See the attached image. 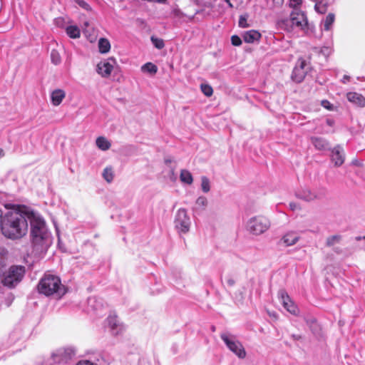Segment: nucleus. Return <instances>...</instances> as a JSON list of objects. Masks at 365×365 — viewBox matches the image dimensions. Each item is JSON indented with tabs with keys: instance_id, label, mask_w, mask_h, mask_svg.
Returning <instances> with one entry per match:
<instances>
[{
	"instance_id": "nucleus-31",
	"label": "nucleus",
	"mask_w": 365,
	"mask_h": 365,
	"mask_svg": "<svg viewBox=\"0 0 365 365\" xmlns=\"http://www.w3.org/2000/svg\"><path fill=\"white\" fill-rule=\"evenodd\" d=\"M51 59L53 63L58 65L61 63V58L59 53L56 50H52L51 52Z\"/></svg>"
},
{
	"instance_id": "nucleus-14",
	"label": "nucleus",
	"mask_w": 365,
	"mask_h": 365,
	"mask_svg": "<svg viewBox=\"0 0 365 365\" xmlns=\"http://www.w3.org/2000/svg\"><path fill=\"white\" fill-rule=\"evenodd\" d=\"M289 16L295 28L302 29L307 24L306 17L302 12L293 11Z\"/></svg>"
},
{
	"instance_id": "nucleus-28",
	"label": "nucleus",
	"mask_w": 365,
	"mask_h": 365,
	"mask_svg": "<svg viewBox=\"0 0 365 365\" xmlns=\"http://www.w3.org/2000/svg\"><path fill=\"white\" fill-rule=\"evenodd\" d=\"M314 6L315 10L319 14H324L327 10V1L324 0L316 1Z\"/></svg>"
},
{
	"instance_id": "nucleus-20",
	"label": "nucleus",
	"mask_w": 365,
	"mask_h": 365,
	"mask_svg": "<svg viewBox=\"0 0 365 365\" xmlns=\"http://www.w3.org/2000/svg\"><path fill=\"white\" fill-rule=\"evenodd\" d=\"M335 16L332 13H329L322 22V29L324 31H329L334 22Z\"/></svg>"
},
{
	"instance_id": "nucleus-43",
	"label": "nucleus",
	"mask_w": 365,
	"mask_h": 365,
	"mask_svg": "<svg viewBox=\"0 0 365 365\" xmlns=\"http://www.w3.org/2000/svg\"><path fill=\"white\" fill-rule=\"evenodd\" d=\"M272 1L275 6H279L283 4L284 0H272Z\"/></svg>"
},
{
	"instance_id": "nucleus-39",
	"label": "nucleus",
	"mask_w": 365,
	"mask_h": 365,
	"mask_svg": "<svg viewBox=\"0 0 365 365\" xmlns=\"http://www.w3.org/2000/svg\"><path fill=\"white\" fill-rule=\"evenodd\" d=\"M226 283L229 287H233L235 284V280L232 277L228 276L226 279Z\"/></svg>"
},
{
	"instance_id": "nucleus-40",
	"label": "nucleus",
	"mask_w": 365,
	"mask_h": 365,
	"mask_svg": "<svg viewBox=\"0 0 365 365\" xmlns=\"http://www.w3.org/2000/svg\"><path fill=\"white\" fill-rule=\"evenodd\" d=\"M322 105L328 110H332L333 106L327 100L322 101Z\"/></svg>"
},
{
	"instance_id": "nucleus-5",
	"label": "nucleus",
	"mask_w": 365,
	"mask_h": 365,
	"mask_svg": "<svg viewBox=\"0 0 365 365\" xmlns=\"http://www.w3.org/2000/svg\"><path fill=\"white\" fill-rule=\"evenodd\" d=\"M220 338L227 347L240 359H244L246 356V351L242 344L237 339L235 336L229 333H222Z\"/></svg>"
},
{
	"instance_id": "nucleus-26",
	"label": "nucleus",
	"mask_w": 365,
	"mask_h": 365,
	"mask_svg": "<svg viewBox=\"0 0 365 365\" xmlns=\"http://www.w3.org/2000/svg\"><path fill=\"white\" fill-rule=\"evenodd\" d=\"M66 34L72 38L80 37V29L76 26H69L66 28Z\"/></svg>"
},
{
	"instance_id": "nucleus-49",
	"label": "nucleus",
	"mask_w": 365,
	"mask_h": 365,
	"mask_svg": "<svg viewBox=\"0 0 365 365\" xmlns=\"http://www.w3.org/2000/svg\"><path fill=\"white\" fill-rule=\"evenodd\" d=\"M212 331H215V327H212Z\"/></svg>"
},
{
	"instance_id": "nucleus-35",
	"label": "nucleus",
	"mask_w": 365,
	"mask_h": 365,
	"mask_svg": "<svg viewBox=\"0 0 365 365\" xmlns=\"http://www.w3.org/2000/svg\"><path fill=\"white\" fill-rule=\"evenodd\" d=\"M74 1L76 3H77L79 5V6H81L83 9L87 10V11L91 10V8L89 6V4H87L85 1H83V0H74Z\"/></svg>"
},
{
	"instance_id": "nucleus-18",
	"label": "nucleus",
	"mask_w": 365,
	"mask_h": 365,
	"mask_svg": "<svg viewBox=\"0 0 365 365\" xmlns=\"http://www.w3.org/2000/svg\"><path fill=\"white\" fill-rule=\"evenodd\" d=\"M261 34L255 30L246 31L243 35L244 41L247 43H253L254 41L259 40Z\"/></svg>"
},
{
	"instance_id": "nucleus-11",
	"label": "nucleus",
	"mask_w": 365,
	"mask_h": 365,
	"mask_svg": "<svg viewBox=\"0 0 365 365\" xmlns=\"http://www.w3.org/2000/svg\"><path fill=\"white\" fill-rule=\"evenodd\" d=\"M296 197L306 202H311L319 199L322 197L319 192L305 187L298 190L296 192Z\"/></svg>"
},
{
	"instance_id": "nucleus-41",
	"label": "nucleus",
	"mask_w": 365,
	"mask_h": 365,
	"mask_svg": "<svg viewBox=\"0 0 365 365\" xmlns=\"http://www.w3.org/2000/svg\"><path fill=\"white\" fill-rule=\"evenodd\" d=\"M76 365H97L96 364H94L88 360H82L78 361Z\"/></svg>"
},
{
	"instance_id": "nucleus-19",
	"label": "nucleus",
	"mask_w": 365,
	"mask_h": 365,
	"mask_svg": "<svg viewBox=\"0 0 365 365\" xmlns=\"http://www.w3.org/2000/svg\"><path fill=\"white\" fill-rule=\"evenodd\" d=\"M299 237L295 232H288L284 235L282 240L287 246H292L296 244Z\"/></svg>"
},
{
	"instance_id": "nucleus-42",
	"label": "nucleus",
	"mask_w": 365,
	"mask_h": 365,
	"mask_svg": "<svg viewBox=\"0 0 365 365\" xmlns=\"http://www.w3.org/2000/svg\"><path fill=\"white\" fill-rule=\"evenodd\" d=\"M289 205L290 209L293 211L299 209V205L295 202H290Z\"/></svg>"
},
{
	"instance_id": "nucleus-32",
	"label": "nucleus",
	"mask_w": 365,
	"mask_h": 365,
	"mask_svg": "<svg viewBox=\"0 0 365 365\" xmlns=\"http://www.w3.org/2000/svg\"><path fill=\"white\" fill-rule=\"evenodd\" d=\"M150 39L155 48L161 49L165 46V43L163 39L155 36H151Z\"/></svg>"
},
{
	"instance_id": "nucleus-2",
	"label": "nucleus",
	"mask_w": 365,
	"mask_h": 365,
	"mask_svg": "<svg viewBox=\"0 0 365 365\" xmlns=\"http://www.w3.org/2000/svg\"><path fill=\"white\" fill-rule=\"evenodd\" d=\"M38 290L46 296H55L58 298H61L66 292L60 278L51 274H46L41 278L38 284Z\"/></svg>"
},
{
	"instance_id": "nucleus-16",
	"label": "nucleus",
	"mask_w": 365,
	"mask_h": 365,
	"mask_svg": "<svg viewBox=\"0 0 365 365\" xmlns=\"http://www.w3.org/2000/svg\"><path fill=\"white\" fill-rule=\"evenodd\" d=\"M66 96V93L61 89L54 90L51 95V103L53 106H57L61 104Z\"/></svg>"
},
{
	"instance_id": "nucleus-45",
	"label": "nucleus",
	"mask_w": 365,
	"mask_h": 365,
	"mask_svg": "<svg viewBox=\"0 0 365 365\" xmlns=\"http://www.w3.org/2000/svg\"><path fill=\"white\" fill-rule=\"evenodd\" d=\"M225 1L227 4L230 8H233V4L230 2V0H225Z\"/></svg>"
},
{
	"instance_id": "nucleus-38",
	"label": "nucleus",
	"mask_w": 365,
	"mask_h": 365,
	"mask_svg": "<svg viewBox=\"0 0 365 365\" xmlns=\"http://www.w3.org/2000/svg\"><path fill=\"white\" fill-rule=\"evenodd\" d=\"M302 0H289V6L293 8H296L301 5Z\"/></svg>"
},
{
	"instance_id": "nucleus-25",
	"label": "nucleus",
	"mask_w": 365,
	"mask_h": 365,
	"mask_svg": "<svg viewBox=\"0 0 365 365\" xmlns=\"http://www.w3.org/2000/svg\"><path fill=\"white\" fill-rule=\"evenodd\" d=\"M103 179L108 183H110L114 178V171L111 166L105 168L102 173Z\"/></svg>"
},
{
	"instance_id": "nucleus-13",
	"label": "nucleus",
	"mask_w": 365,
	"mask_h": 365,
	"mask_svg": "<svg viewBox=\"0 0 365 365\" xmlns=\"http://www.w3.org/2000/svg\"><path fill=\"white\" fill-rule=\"evenodd\" d=\"M107 320L108 327L113 335H118L124 330V327L119 322L116 317L110 316Z\"/></svg>"
},
{
	"instance_id": "nucleus-21",
	"label": "nucleus",
	"mask_w": 365,
	"mask_h": 365,
	"mask_svg": "<svg viewBox=\"0 0 365 365\" xmlns=\"http://www.w3.org/2000/svg\"><path fill=\"white\" fill-rule=\"evenodd\" d=\"M96 146L101 150L106 151L108 150L110 146L111 143L110 141L106 138L105 137L100 136L97 138L96 140Z\"/></svg>"
},
{
	"instance_id": "nucleus-48",
	"label": "nucleus",
	"mask_w": 365,
	"mask_h": 365,
	"mask_svg": "<svg viewBox=\"0 0 365 365\" xmlns=\"http://www.w3.org/2000/svg\"><path fill=\"white\" fill-rule=\"evenodd\" d=\"M4 155V152L3 149L0 148V158Z\"/></svg>"
},
{
	"instance_id": "nucleus-46",
	"label": "nucleus",
	"mask_w": 365,
	"mask_h": 365,
	"mask_svg": "<svg viewBox=\"0 0 365 365\" xmlns=\"http://www.w3.org/2000/svg\"><path fill=\"white\" fill-rule=\"evenodd\" d=\"M327 123L329 125H330V126H331V125H333L334 121H333L332 120H331V119H327Z\"/></svg>"
},
{
	"instance_id": "nucleus-22",
	"label": "nucleus",
	"mask_w": 365,
	"mask_h": 365,
	"mask_svg": "<svg viewBox=\"0 0 365 365\" xmlns=\"http://www.w3.org/2000/svg\"><path fill=\"white\" fill-rule=\"evenodd\" d=\"M180 180L182 182L191 185L193 182V178L191 173L187 170H181L180 175Z\"/></svg>"
},
{
	"instance_id": "nucleus-44",
	"label": "nucleus",
	"mask_w": 365,
	"mask_h": 365,
	"mask_svg": "<svg viewBox=\"0 0 365 365\" xmlns=\"http://www.w3.org/2000/svg\"><path fill=\"white\" fill-rule=\"evenodd\" d=\"M349 80V76H348L345 75V76L343 77V80H342V81H343V83H346V81H348Z\"/></svg>"
},
{
	"instance_id": "nucleus-47",
	"label": "nucleus",
	"mask_w": 365,
	"mask_h": 365,
	"mask_svg": "<svg viewBox=\"0 0 365 365\" xmlns=\"http://www.w3.org/2000/svg\"><path fill=\"white\" fill-rule=\"evenodd\" d=\"M292 337L295 340H298V339H299L301 338V336H299V335H293Z\"/></svg>"
},
{
	"instance_id": "nucleus-36",
	"label": "nucleus",
	"mask_w": 365,
	"mask_h": 365,
	"mask_svg": "<svg viewBox=\"0 0 365 365\" xmlns=\"http://www.w3.org/2000/svg\"><path fill=\"white\" fill-rule=\"evenodd\" d=\"M196 204L200 207H205L207 204V200L205 197L200 196L197 199Z\"/></svg>"
},
{
	"instance_id": "nucleus-24",
	"label": "nucleus",
	"mask_w": 365,
	"mask_h": 365,
	"mask_svg": "<svg viewBox=\"0 0 365 365\" xmlns=\"http://www.w3.org/2000/svg\"><path fill=\"white\" fill-rule=\"evenodd\" d=\"M98 48L101 53H106L110 51V44L108 39L101 38L98 41Z\"/></svg>"
},
{
	"instance_id": "nucleus-4",
	"label": "nucleus",
	"mask_w": 365,
	"mask_h": 365,
	"mask_svg": "<svg viewBox=\"0 0 365 365\" xmlns=\"http://www.w3.org/2000/svg\"><path fill=\"white\" fill-rule=\"evenodd\" d=\"M25 273V268L23 266H12L5 272L2 283L9 288L14 287L19 284Z\"/></svg>"
},
{
	"instance_id": "nucleus-10",
	"label": "nucleus",
	"mask_w": 365,
	"mask_h": 365,
	"mask_svg": "<svg viewBox=\"0 0 365 365\" xmlns=\"http://www.w3.org/2000/svg\"><path fill=\"white\" fill-rule=\"evenodd\" d=\"M115 64V60L113 58L101 61L97 65V72L102 77L107 78L110 75Z\"/></svg>"
},
{
	"instance_id": "nucleus-12",
	"label": "nucleus",
	"mask_w": 365,
	"mask_h": 365,
	"mask_svg": "<svg viewBox=\"0 0 365 365\" xmlns=\"http://www.w3.org/2000/svg\"><path fill=\"white\" fill-rule=\"evenodd\" d=\"M331 161L335 166H341L344 162V153L343 148L340 145H336L331 150Z\"/></svg>"
},
{
	"instance_id": "nucleus-34",
	"label": "nucleus",
	"mask_w": 365,
	"mask_h": 365,
	"mask_svg": "<svg viewBox=\"0 0 365 365\" xmlns=\"http://www.w3.org/2000/svg\"><path fill=\"white\" fill-rule=\"evenodd\" d=\"M247 15H242L239 19V26L242 28H247L249 26V24L247 23Z\"/></svg>"
},
{
	"instance_id": "nucleus-17",
	"label": "nucleus",
	"mask_w": 365,
	"mask_h": 365,
	"mask_svg": "<svg viewBox=\"0 0 365 365\" xmlns=\"http://www.w3.org/2000/svg\"><path fill=\"white\" fill-rule=\"evenodd\" d=\"M311 141L317 150H325L329 148L328 142L322 138L312 137Z\"/></svg>"
},
{
	"instance_id": "nucleus-3",
	"label": "nucleus",
	"mask_w": 365,
	"mask_h": 365,
	"mask_svg": "<svg viewBox=\"0 0 365 365\" xmlns=\"http://www.w3.org/2000/svg\"><path fill=\"white\" fill-rule=\"evenodd\" d=\"M270 227L269 220L264 216H255L248 220L247 230L252 235H259Z\"/></svg>"
},
{
	"instance_id": "nucleus-1",
	"label": "nucleus",
	"mask_w": 365,
	"mask_h": 365,
	"mask_svg": "<svg viewBox=\"0 0 365 365\" xmlns=\"http://www.w3.org/2000/svg\"><path fill=\"white\" fill-rule=\"evenodd\" d=\"M28 222L31 226L32 252L41 256L51 245L52 237L45 220L39 214L29 210L9 211L1 220L2 234L9 239H20L27 233Z\"/></svg>"
},
{
	"instance_id": "nucleus-30",
	"label": "nucleus",
	"mask_w": 365,
	"mask_h": 365,
	"mask_svg": "<svg viewBox=\"0 0 365 365\" xmlns=\"http://www.w3.org/2000/svg\"><path fill=\"white\" fill-rule=\"evenodd\" d=\"M341 240L340 235H332L327 239L326 244L328 247L333 246L334 245L339 243Z\"/></svg>"
},
{
	"instance_id": "nucleus-9",
	"label": "nucleus",
	"mask_w": 365,
	"mask_h": 365,
	"mask_svg": "<svg viewBox=\"0 0 365 365\" xmlns=\"http://www.w3.org/2000/svg\"><path fill=\"white\" fill-rule=\"evenodd\" d=\"M279 298L283 307L287 312L294 315H297L299 309L297 307L291 300L290 297L284 290H280L278 293Z\"/></svg>"
},
{
	"instance_id": "nucleus-8",
	"label": "nucleus",
	"mask_w": 365,
	"mask_h": 365,
	"mask_svg": "<svg viewBox=\"0 0 365 365\" xmlns=\"http://www.w3.org/2000/svg\"><path fill=\"white\" fill-rule=\"evenodd\" d=\"M307 66L306 61L303 58H299L297 60V64L293 69L292 74V79L296 83H301L306 74L307 71L305 70V66Z\"/></svg>"
},
{
	"instance_id": "nucleus-27",
	"label": "nucleus",
	"mask_w": 365,
	"mask_h": 365,
	"mask_svg": "<svg viewBox=\"0 0 365 365\" xmlns=\"http://www.w3.org/2000/svg\"><path fill=\"white\" fill-rule=\"evenodd\" d=\"M141 71L145 73L155 74L158 71V68L155 64L152 63H146L141 67Z\"/></svg>"
},
{
	"instance_id": "nucleus-33",
	"label": "nucleus",
	"mask_w": 365,
	"mask_h": 365,
	"mask_svg": "<svg viewBox=\"0 0 365 365\" xmlns=\"http://www.w3.org/2000/svg\"><path fill=\"white\" fill-rule=\"evenodd\" d=\"M201 90L202 92L206 96H211L213 93L212 88L207 85V84H202L201 85Z\"/></svg>"
},
{
	"instance_id": "nucleus-23",
	"label": "nucleus",
	"mask_w": 365,
	"mask_h": 365,
	"mask_svg": "<svg viewBox=\"0 0 365 365\" xmlns=\"http://www.w3.org/2000/svg\"><path fill=\"white\" fill-rule=\"evenodd\" d=\"M278 25L281 29H284L289 32L293 31L295 29V26L294 24H292V21L290 16L279 21L278 22Z\"/></svg>"
},
{
	"instance_id": "nucleus-29",
	"label": "nucleus",
	"mask_w": 365,
	"mask_h": 365,
	"mask_svg": "<svg viewBox=\"0 0 365 365\" xmlns=\"http://www.w3.org/2000/svg\"><path fill=\"white\" fill-rule=\"evenodd\" d=\"M201 188H202V190L205 193L208 192L210 190V180L205 176H202L201 178Z\"/></svg>"
},
{
	"instance_id": "nucleus-6",
	"label": "nucleus",
	"mask_w": 365,
	"mask_h": 365,
	"mask_svg": "<svg viewBox=\"0 0 365 365\" xmlns=\"http://www.w3.org/2000/svg\"><path fill=\"white\" fill-rule=\"evenodd\" d=\"M175 229L180 233H187L190 230L191 221L187 210L180 208L175 215L174 220Z\"/></svg>"
},
{
	"instance_id": "nucleus-7",
	"label": "nucleus",
	"mask_w": 365,
	"mask_h": 365,
	"mask_svg": "<svg viewBox=\"0 0 365 365\" xmlns=\"http://www.w3.org/2000/svg\"><path fill=\"white\" fill-rule=\"evenodd\" d=\"M75 354L76 351L73 348H61L53 352L51 357L56 363L66 362L68 360L71 359Z\"/></svg>"
},
{
	"instance_id": "nucleus-15",
	"label": "nucleus",
	"mask_w": 365,
	"mask_h": 365,
	"mask_svg": "<svg viewBox=\"0 0 365 365\" xmlns=\"http://www.w3.org/2000/svg\"><path fill=\"white\" fill-rule=\"evenodd\" d=\"M347 100L354 105L359 107L365 106V97L356 92H349L346 94Z\"/></svg>"
},
{
	"instance_id": "nucleus-37",
	"label": "nucleus",
	"mask_w": 365,
	"mask_h": 365,
	"mask_svg": "<svg viewBox=\"0 0 365 365\" xmlns=\"http://www.w3.org/2000/svg\"><path fill=\"white\" fill-rule=\"evenodd\" d=\"M232 44L235 46H239L242 44L241 38L236 35H234L231 37Z\"/></svg>"
}]
</instances>
